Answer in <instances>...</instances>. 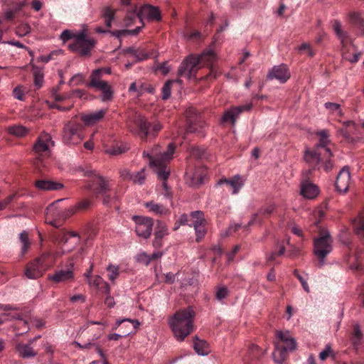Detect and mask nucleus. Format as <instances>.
Here are the masks:
<instances>
[{
  "label": "nucleus",
  "mask_w": 364,
  "mask_h": 364,
  "mask_svg": "<svg viewBox=\"0 0 364 364\" xmlns=\"http://www.w3.org/2000/svg\"><path fill=\"white\" fill-rule=\"evenodd\" d=\"M175 151V145L173 143L168 144L166 151H161L160 147H154L150 153L144 152V156L149 159V165L151 166L158 177L164 181L162 186L164 188L166 198L171 199V195L168 190V186L166 182L169 177L170 171L167 170V164L171 161Z\"/></svg>",
  "instance_id": "f257e3e1"
},
{
  "label": "nucleus",
  "mask_w": 364,
  "mask_h": 364,
  "mask_svg": "<svg viewBox=\"0 0 364 364\" xmlns=\"http://www.w3.org/2000/svg\"><path fill=\"white\" fill-rule=\"evenodd\" d=\"M319 137L318 144L313 150H306L304 154L305 161L311 165L317 166L323 163V168L328 171L333 167L332 162L329 159L332 156L331 150L327 147L330 143L329 134L326 129L321 130L316 133Z\"/></svg>",
  "instance_id": "f03ea898"
},
{
  "label": "nucleus",
  "mask_w": 364,
  "mask_h": 364,
  "mask_svg": "<svg viewBox=\"0 0 364 364\" xmlns=\"http://www.w3.org/2000/svg\"><path fill=\"white\" fill-rule=\"evenodd\" d=\"M195 312L191 307L176 311L168 318V325L178 341H183L193 331Z\"/></svg>",
  "instance_id": "7ed1b4c3"
},
{
  "label": "nucleus",
  "mask_w": 364,
  "mask_h": 364,
  "mask_svg": "<svg viewBox=\"0 0 364 364\" xmlns=\"http://www.w3.org/2000/svg\"><path fill=\"white\" fill-rule=\"evenodd\" d=\"M160 13L157 8L150 5H144L141 6L139 10L136 6H134L132 9L127 11L125 23L127 26L132 25L136 20H139L141 26H137L134 30H122L119 31L116 33V36L119 37L124 33H129L132 35L137 34L143 26V21L147 20H156L160 19Z\"/></svg>",
  "instance_id": "20e7f679"
},
{
  "label": "nucleus",
  "mask_w": 364,
  "mask_h": 364,
  "mask_svg": "<svg viewBox=\"0 0 364 364\" xmlns=\"http://www.w3.org/2000/svg\"><path fill=\"white\" fill-rule=\"evenodd\" d=\"M53 145L54 142L49 134L41 133L33 145V151L38 155L34 164L39 170H41V167H48L51 156L50 148Z\"/></svg>",
  "instance_id": "39448f33"
},
{
  "label": "nucleus",
  "mask_w": 364,
  "mask_h": 364,
  "mask_svg": "<svg viewBox=\"0 0 364 364\" xmlns=\"http://www.w3.org/2000/svg\"><path fill=\"white\" fill-rule=\"evenodd\" d=\"M53 242L56 250L55 255L62 257L73 251L79 245L80 237L74 232H60L53 237Z\"/></svg>",
  "instance_id": "423d86ee"
},
{
  "label": "nucleus",
  "mask_w": 364,
  "mask_h": 364,
  "mask_svg": "<svg viewBox=\"0 0 364 364\" xmlns=\"http://www.w3.org/2000/svg\"><path fill=\"white\" fill-rule=\"evenodd\" d=\"M332 238L326 230H321L314 241V252L320 259V264H324L325 257L332 250Z\"/></svg>",
  "instance_id": "0eeeda50"
},
{
  "label": "nucleus",
  "mask_w": 364,
  "mask_h": 364,
  "mask_svg": "<svg viewBox=\"0 0 364 364\" xmlns=\"http://www.w3.org/2000/svg\"><path fill=\"white\" fill-rule=\"evenodd\" d=\"M276 337L283 343L289 341V345L284 348L279 347V344H276L275 350L273 353V358L276 363L282 364L284 360L286 352L294 350L296 348V343L289 331H277L276 332Z\"/></svg>",
  "instance_id": "6e6552de"
},
{
  "label": "nucleus",
  "mask_w": 364,
  "mask_h": 364,
  "mask_svg": "<svg viewBox=\"0 0 364 364\" xmlns=\"http://www.w3.org/2000/svg\"><path fill=\"white\" fill-rule=\"evenodd\" d=\"M82 129V125L77 122L70 121L68 122L63 128V141L68 145L80 144L84 139Z\"/></svg>",
  "instance_id": "1a4fd4ad"
},
{
  "label": "nucleus",
  "mask_w": 364,
  "mask_h": 364,
  "mask_svg": "<svg viewBox=\"0 0 364 364\" xmlns=\"http://www.w3.org/2000/svg\"><path fill=\"white\" fill-rule=\"evenodd\" d=\"M86 30L82 29L78 32L76 40L69 45V48L82 55H89L90 50L95 47V41L92 38L86 37Z\"/></svg>",
  "instance_id": "9d476101"
},
{
  "label": "nucleus",
  "mask_w": 364,
  "mask_h": 364,
  "mask_svg": "<svg viewBox=\"0 0 364 364\" xmlns=\"http://www.w3.org/2000/svg\"><path fill=\"white\" fill-rule=\"evenodd\" d=\"M102 75L100 73V70H95L90 75V82L87 86L94 87L102 92V100L103 102L109 101L112 98V90L111 87L108 85L107 82L102 80Z\"/></svg>",
  "instance_id": "9b49d317"
},
{
  "label": "nucleus",
  "mask_w": 364,
  "mask_h": 364,
  "mask_svg": "<svg viewBox=\"0 0 364 364\" xmlns=\"http://www.w3.org/2000/svg\"><path fill=\"white\" fill-rule=\"evenodd\" d=\"M63 201V199H59L51 203L46 209V223L50 224L54 227H58L59 225L55 219H66L70 216L67 215L69 213L68 208L63 209L59 207V203Z\"/></svg>",
  "instance_id": "f8f14e48"
},
{
  "label": "nucleus",
  "mask_w": 364,
  "mask_h": 364,
  "mask_svg": "<svg viewBox=\"0 0 364 364\" xmlns=\"http://www.w3.org/2000/svg\"><path fill=\"white\" fill-rule=\"evenodd\" d=\"M79 171L85 176L92 177L97 180L99 183V187L97 188V193L102 194L103 196V203L107 204L109 202V198L106 195L107 191L109 190L108 182L100 176L95 170L90 167H79Z\"/></svg>",
  "instance_id": "ddd939ff"
},
{
  "label": "nucleus",
  "mask_w": 364,
  "mask_h": 364,
  "mask_svg": "<svg viewBox=\"0 0 364 364\" xmlns=\"http://www.w3.org/2000/svg\"><path fill=\"white\" fill-rule=\"evenodd\" d=\"M136 124L138 127V134L142 139L155 136L163 127L159 122L156 121L150 124L144 117H139L136 120Z\"/></svg>",
  "instance_id": "4468645a"
},
{
  "label": "nucleus",
  "mask_w": 364,
  "mask_h": 364,
  "mask_svg": "<svg viewBox=\"0 0 364 364\" xmlns=\"http://www.w3.org/2000/svg\"><path fill=\"white\" fill-rule=\"evenodd\" d=\"M200 68L196 55H191L181 63L178 69V75L192 79L196 77L198 70Z\"/></svg>",
  "instance_id": "2eb2a0df"
},
{
  "label": "nucleus",
  "mask_w": 364,
  "mask_h": 364,
  "mask_svg": "<svg viewBox=\"0 0 364 364\" xmlns=\"http://www.w3.org/2000/svg\"><path fill=\"white\" fill-rule=\"evenodd\" d=\"M245 183V178L240 175H235L230 178H222L218 181L216 186H225V191L230 192L232 194H237Z\"/></svg>",
  "instance_id": "dca6fc26"
},
{
  "label": "nucleus",
  "mask_w": 364,
  "mask_h": 364,
  "mask_svg": "<svg viewBox=\"0 0 364 364\" xmlns=\"http://www.w3.org/2000/svg\"><path fill=\"white\" fill-rule=\"evenodd\" d=\"M132 218L136 223V235L144 239L149 238L152 231L153 220L149 217L136 215L133 216Z\"/></svg>",
  "instance_id": "f3484780"
},
{
  "label": "nucleus",
  "mask_w": 364,
  "mask_h": 364,
  "mask_svg": "<svg viewBox=\"0 0 364 364\" xmlns=\"http://www.w3.org/2000/svg\"><path fill=\"white\" fill-rule=\"evenodd\" d=\"M0 309L4 311V313L0 315V324L7 321L16 319L19 321L18 323L20 325L25 327V330L28 328L27 322L21 319V315L18 311V309L17 307H14L8 304H0Z\"/></svg>",
  "instance_id": "a211bd4d"
},
{
  "label": "nucleus",
  "mask_w": 364,
  "mask_h": 364,
  "mask_svg": "<svg viewBox=\"0 0 364 364\" xmlns=\"http://www.w3.org/2000/svg\"><path fill=\"white\" fill-rule=\"evenodd\" d=\"M74 263L70 262L65 269H60L53 274L48 276V279L55 283H65L72 282L74 279Z\"/></svg>",
  "instance_id": "6ab92c4d"
},
{
  "label": "nucleus",
  "mask_w": 364,
  "mask_h": 364,
  "mask_svg": "<svg viewBox=\"0 0 364 364\" xmlns=\"http://www.w3.org/2000/svg\"><path fill=\"white\" fill-rule=\"evenodd\" d=\"M191 218L192 221L191 225L193 226L195 229L196 240L200 241L202 238L204 237L206 233L203 214L200 211H195L191 213Z\"/></svg>",
  "instance_id": "aec40b11"
},
{
  "label": "nucleus",
  "mask_w": 364,
  "mask_h": 364,
  "mask_svg": "<svg viewBox=\"0 0 364 364\" xmlns=\"http://www.w3.org/2000/svg\"><path fill=\"white\" fill-rule=\"evenodd\" d=\"M252 103H247L245 105L237 106V107H233L230 108V109L227 110L223 117H222V122H230L232 125H235L237 117L245 111H249L252 109Z\"/></svg>",
  "instance_id": "412c9836"
},
{
  "label": "nucleus",
  "mask_w": 364,
  "mask_h": 364,
  "mask_svg": "<svg viewBox=\"0 0 364 364\" xmlns=\"http://www.w3.org/2000/svg\"><path fill=\"white\" fill-rule=\"evenodd\" d=\"M120 177L124 181H132L134 184L142 185L146 180L145 169L132 173L127 168L122 169L119 172Z\"/></svg>",
  "instance_id": "4be33fe9"
},
{
  "label": "nucleus",
  "mask_w": 364,
  "mask_h": 364,
  "mask_svg": "<svg viewBox=\"0 0 364 364\" xmlns=\"http://www.w3.org/2000/svg\"><path fill=\"white\" fill-rule=\"evenodd\" d=\"M267 77L270 80L276 79L281 83L286 82L290 77V73L287 65L282 64L274 66L268 73Z\"/></svg>",
  "instance_id": "5701e85b"
},
{
  "label": "nucleus",
  "mask_w": 364,
  "mask_h": 364,
  "mask_svg": "<svg viewBox=\"0 0 364 364\" xmlns=\"http://www.w3.org/2000/svg\"><path fill=\"white\" fill-rule=\"evenodd\" d=\"M350 174L348 168H343L338 173L336 181V188L338 191L345 193L349 188Z\"/></svg>",
  "instance_id": "b1692460"
},
{
  "label": "nucleus",
  "mask_w": 364,
  "mask_h": 364,
  "mask_svg": "<svg viewBox=\"0 0 364 364\" xmlns=\"http://www.w3.org/2000/svg\"><path fill=\"white\" fill-rule=\"evenodd\" d=\"M106 112V109H100L96 112L82 114L80 116V119L85 126L92 127L100 122L105 117Z\"/></svg>",
  "instance_id": "393cba45"
},
{
  "label": "nucleus",
  "mask_w": 364,
  "mask_h": 364,
  "mask_svg": "<svg viewBox=\"0 0 364 364\" xmlns=\"http://www.w3.org/2000/svg\"><path fill=\"white\" fill-rule=\"evenodd\" d=\"M45 272H46V269H44L38 259L36 258L28 264L25 270V275L28 279H38L41 277Z\"/></svg>",
  "instance_id": "a878e982"
},
{
  "label": "nucleus",
  "mask_w": 364,
  "mask_h": 364,
  "mask_svg": "<svg viewBox=\"0 0 364 364\" xmlns=\"http://www.w3.org/2000/svg\"><path fill=\"white\" fill-rule=\"evenodd\" d=\"M53 249V250L42 254L37 258L46 271L51 268L55 264L57 259L61 257L60 255H55L56 250L54 247Z\"/></svg>",
  "instance_id": "bb28decb"
},
{
  "label": "nucleus",
  "mask_w": 364,
  "mask_h": 364,
  "mask_svg": "<svg viewBox=\"0 0 364 364\" xmlns=\"http://www.w3.org/2000/svg\"><path fill=\"white\" fill-rule=\"evenodd\" d=\"M338 133L348 141H353V136L357 134V127L353 121L343 122V127L338 130Z\"/></svg>",
  "instance_id": "cd10ccee"
},
{
  "label": "nucleus",
  "mask_w": 364,
  "mask_h": 364,
  "mask_svg": "<svg viewBox=\"0 0 364 364\" xmlns=\"http://www.w3.org/2000/svg\"><path fill=\"white\" fill-rule=\"evenodd\" d=\"M36 187L40 191H49L62 189L63 183L51 180H38L35 183Z\"/></svg>",
  "instance_id": "c85d7f7f"
},
{
  "label": "nucleus",
  "mask_w": 364,
  "mask_h": 364,
  "mask_svg": "<svg viewBox=\"0 0 364 364\" xmlns=\"http://www.w3.org/2000/svg\"><path fill=\"white\" fill-rule=\"evenodd\" d=\"M275 210L274 204H269L262 208L258 213L253 215L252 218L248 223V226H250L255 223H260L262 221L261 217H267L271 215Z\"/></svg>",
  "instance_id": "c756f323"
},
{
  "label": "nucleus",
  "mask_w": 364,
  "mask_h": 364,
  "mask_svg": "<svg viewBox=\"0 0 364 364\" xmlns=\"http://www.w3.org/2000/svg\"><path fill=\"white\" fill-rule=\"evenodd\" d=\"M319 193L317 186L309 181H305L301 186V194L306 198L313 199L316 198Z\"/></svg>",
  "instance_id": "7c9ffc66"
},
{
  "label": "nucleus",
  "mask_w": 364,
  "mask_h": 364,
  "mask_svg": "<svg viewBox=\"0 0 364 364\" xmlns=\"http://www.w3.org/2000/svg\"><path fill=\"white\" fill-rule=\"evenodd\" d=\"M200 67L210 66L217 59L215 53L211 49H208L200 55H196Z\"/></svg>",
  "instance_id": "2f4dec72"
},
{
  "label": "nucleus",
  "mask_w": 364,
  "mask_h": 364,
  "mask_svg": "<svg viewBox=\"0 0 364 364\" xmlns=\"http://www.w3.org/2000/svg\"><path fill=\"white\" fill-rule=\"evenodd\" d=\"M148 212L156 215H166L169 213V209L166 206L154 201L146 202L144 204Z\"/></svg>",
  "instance_id": "473e14b6"
},
{
  "label": "nucleus",
  "mask_w": 364,
  "mask_h": 364,
  "mask_svg": "<svg viewBox=\"0 0 364 364\" xmlns=\"http://www.w3.org/2000/svg\"><path fill=\"white\" fill-rule=\"evenodd\" d=\"M90 286L97 288L98 290L105 294L110 293V287L100 276H95L88 280Z\"/></svg>",
  "instance_id": "72a5a7b5"
},
{
  "label": "nucleus",
  "mask_w": 364,
  "mask_h": 364,
  "mask_svg": "<svg viewBox=\"0 0 364 364\" xmlns=\"http://www.w3.org/2000/svg\"><path fill=\"white\" fill-rule=\"evenodd\" d=\"M347 21L359 28H364V13L350 11L347 15Z\"/></svg>",
  "instance_id": "f704fd0d"
},
{
  "label": "nucleus",
  "mask_w": 364,
  "mask_h": 364,
  "mask_svg": "<svg viewBox=\"0 0 364 364\" xmlns=\"http://www.w3.org/2000/svg\"><path fill=\"white\" fill-rule=\"evenodd\" d=\"M353 227L356 235L364 237V211L358 214L353 220Z\"/></svg>",
  "instance_id": "c9c22d12"
},
{
  "label": "nucleus",
  "mask_w": 364,
  "mask_h": 364,
  "mask_svg": "<svg viewBox=\"0 0 364 364\" xmlns=\"http://www.w3.org/2000/svg\"><path fill=\"white\" fill-rule=\"evenodd\" d=\"M6 131L9 134L16 137H23L28 134L29 129L21 124H16L8 127Z\"/></svg>",
  "instance_id": "e433bc0d"
},
{
  "label": "nucleus",
  "mask_w": 364,
  "mask_h": 364,
  "mask_svg": "<svg viewBox=\"0 0 364 364\" xmlns=\"http://www.w3.org/2000/svg\"><path fill=\"white\" fill-rule=\"evenodd\" d=\"M16 349L19 355L23 358H29L36 355V353L29 344H18Z\"/></svg>",
  "instance_id": "4c0bfd02"
},
{
  "label": "nucleus",
  "mask_w": 364,
  "mask_h": 364,
  "mask_svg": "<svg viewBox=\"0 0 364 364\" xmlns=\"http://www.w3.org/2000/svg\"><path fill=\"white\" fill-rule=\"evenodd\" d=\"M333 30L337 38L341 41L342 43L347 39V32L343 30L342 25L340 21L336 19L332 22Z\"/></svg>",
  "instance_id": "58836bf2"
},
{
  "label": "nucleus",
  "mask_w": 364,
  "mask_h": 364,
  "mask_svg": "<svg viewBox=\"0 0 364 364\" xmlns=\"http://www.w3.org/2000/svg\"><path fill=\"white\" fill-rule=\"evenodd\" d=\"M193 346L196 352L200 355H206L210 352L208 343L203 340H199L198 338H196Z\"/></svg>",
  "instance_id": "ea45409f"
},
{
  "label": "nucleus",
  "mask_w": 364,
  "mask_h": 364,
  "mask_svg": "<svg viewBox=\"0 0 364 364\" xmlns=\"http://www.w3.org/2000/svg\"><path fill=\"white\" fill-rule=\"evenodd\" d=\"M19 240L21 242V255L23 256L28 252L31 246L28 234L26 231H23L19 234Z\"/></svg>",
  "instance_id": "a19ab883"
},
{
  "label": "nucleus",
  "mask_w": 364,
  "mask_h": 364,
  "mask_svg": "<svg viewBox=\"0 0 364 364\" xmlns=\"http://www.w3.org/2000/svg\"><path fill=\"white\" fill-rule=\"evenodd\" d=\"M90 205V202L87 200H83L80 201L79 203L74 205L70 208H68V212L69 213L67 214L68 216H72L73 215L85 210L87 208H88Z\"/></svg>",
  "instance_id": "79ce46f5"
},
{
  "label": "nucleus",
  "mask_w": 364,
  "mask_h": 364,
  "mask_svg": "<svg viewBox=\"0 0 364 364\" xmlns=\"http://www.w3.org/2000/svg\"><path fill=\"white\" fill-rule=\"evenodd\" d=\"M324 107L331 114H334L336 117L343 116V112L339 104L333 102H326L324 104Z\"/></svg>",
  "instance_id": "37998d69"
},
{
  "label": "nucleus",
  "mask_w": 364,
  "mask_h": 364,
  "mask_svg": "<svg viewBox=\"0 0 364 364\" xmlns=\"http://www.w3.org/2000/svg\"><path fill=\"white\" fill-rule=\"evenodd\" d=\"M106 270L108 272V279L112 283H114L119 275V266L110 264L106 267Z\"/></svg>",
  "instance_id": "c03bdc74"
},
{
  "label": "nucleus",
  "mask_w": 364,
  "mask_h": 364,
  "mask_svg": "<svg viewBox=\"0 0 364 364\" xmlns=\"http://www.w3.org/2000/svg\"><path fill=\"white\" fill-rule=\"evenodd\" d=\"M168 235V228H167V226L166 225V224L161 221H159L157 223V225L156 227L154 236L161 237L163 239V237H164L165 236H166Z\"/></svg>",
  "instance_id": "a18cd8bd"
},
{
  "label": "nucleus",
  "mask_w": 364,
  "mask_h": 364,
  "mask_svg": "<svg viewBox=\"0 0 364 364\" xmlns=\"http://www.w3.org/2000/svg\"><path fill=\"white\" fill-rule=\"evenodd\" d=\"M128 322L131 323L133 326L134 329H136L140 326V322L136 319H131V318H124V319H118L116 321L114 326L113 327L114 330L117 329L122 323Z\"/></svg>",
  "instance_id": "49530a36"
},
{
  "label": "nucleus",
  "mask_w": 364,
  "mask_h": 364,
  "mask_svg": "<svg viewBox=\"0 0 364 364\" xmlns=\"http://www.w3.org/2000/svg\"><path fill=\"white\" fill-rule=\"evenodd\" d=\"M114 16V11L109 8L107 7L103 11V17L105 21V24L107 28H110L112 25V21Z\"/></svg>",
  "instance_id": "de8ad7c7"
},
{
  "label": "nucleus",
  "mask_w": 364,
  "mask_h": 364,
  "mask_svg": "<svg viewBox=\"0 0 364 364\" xmlns=\"http://www.w3.org/2000/svg\"><path fill=\"white\" fill-rule=\"evenodd\" d=\"M363 338V333L360 331V326L358 324H355L353 326V332L352 336V342L354 346L358 345Z\"/></svg>",
  "instance_id": "09e8293b"
},
{
  "label": "nucleus",
  "mask_w": 364,
  "mask_h": 364,
  "mask_svg": "<svg viewBox=\"0 0 364 364\" xmlns=\"http://www.w3.org/2000/svg\"><path fill=\"white\" fill-rule=\"evenodd\" d=\"M34 85L36 87H42L44 81V75L41 70L36 69L33 72Z\"/></svg>",
  "instance_id": "8fccbe9b"
},
{
  "label": "nucleus",
  "mask_w": 364,
  "mask_h": 364,
  "mask_svg": "<svg viewBox=\"0 0 364 364\" xmlns=\"http://www.w3.org/2000/svg\"><path fill=\"white\" fill-rule=\"evenodd\" d=\"M136 260L141 264L148 265L151 262V257L145 252H141L136 255Z\"/></svg>",
  "instance_id": "3c124183"
},
{
  "label": "nucleus",
  "mask_w": 364,
  "mask_h": 364,
  "mask_svg": "<svg viewBox=\"0 0 364 364\" xmlns=\"http://www.w3.org/2000/svg\"><path fill=\"white\" fill-rule=\"evenodd\" d=\"M23 5H24V2L21 1V2L18 3L14 9H8L5 12V18L8 20L12 19L13 17L14 16V14H16V12L19 11L23 7Z\"/></svg>",
  "instance_id": "603ef678"
},
{
  "label": "nucleus",
  "mask_w": 364,
  "mask_h": 364,
  "mask_svg": "<svg viewBox=\"0 0 364 364\" xmlns=\"http://www.w3.org/2000/svg\"><path fill=\"white\" fill-rule=\"evenodd\" d=\"M78 35V32H73L69 30H65L60 35V39L65 42L69 39H73L74 41L76 40V37Z\"/></svg>",
  "instance_id": "864d4df0"
},
{
  "label": "nucleus",
  "mask_w": 364,
  "mask_h": 364,
  "mask_svg": "<svg viewBox=\"0 0 364 364\" xmlns=\"http://www.w3.org/2000/svg\"><path fill=\"white\" fill-rule=\"evenodd\" d=\"M31 28L27 23H22L16 28V33L18 36L23 37L30 33Z\"/></svg>",
  "instance_id": "5fc2aeb1"
},
{
  "label": "nucleus",
  "mask_w": 364,
  "mask_h": 364,
  "mask_svg": "<svg viewBox=\"0 0 364 364\" xmlns=\"http://www.w3.org/2000/svg\"><path fill=\"white\" fill-rule=\"evenodd\" d=\"M298 50L300 53L306 52L309 57H313L315 55L311 45L308 43H304L298 47Z\"/></svg>",
  "instance_id": "6e6d98bb"
},
{
  "label": "nucleus",
  "mask_w": 364,
  "mask_h": 364,
  "mask_svg": "<svg viewBox=\"0 0 364 364\" xmlns=\"http://www.w3.org/2000/svg\"><path fill=\"white\" fill-rule=\"evenodd\" d=\"M63 53L62 50H53L48 55H41L38 58V61L43 63H48L50 60L53 59L54 55H57Z\"/></svg>",
  "instance_id": "4d7b16f0"
},
{
  "label": "nucleus",
  "mask_w": 364,
  "mask_h": 364,
  "mask_svg": "<svg viewBox=\"0 0 364 364\" xmlns=\"http://www.w3.org/2000/svg\"><path fill=\"white\" fill-rule=\"evenodd\" d=\"M277 247L279 248V252H273L269 255L267 256V259L269 261H273L276 259L277 257L282 255L284 252L285 246L282 244H278Z\"/></svg>",
  "instance_id": "13d9d810"
},
{
  "label": "nucleus",
  "mask_w": 364,
  "mask_h": 364,
  "mask_svg": "<svg viewBox=\"0 0 364 364\" xmlns=\"http://www.w3.org/2000/svg\"><path fill=\"white\" fill-rule=\"evenodd\" d=\"M203 182V176L201 173L196 172L192 176H191L190 184L191 186H198Z\"/></svg>",
  "instance_id": "bf43d9fd"
},
{
  "label": "nucleus",
  "mask_w": 364,
  "mask_h": 364,
  "mask_svg": "<svg viewBox=\"0 0 364 364\" xmlns=\"http://www.w3.org/2000/svg\"><path fill=\"white\" fill-rule=\"evenodd\" d=\"M228 295V289L224 286L219 287L216 291V299L219 301L225 299Z\"/></svg>",
  "instance_id": "052dcab7"
},
{
  "label": "nucleus",
  "mask_w": 364,
  "mask_h": 364,
  "mask_svg": "<svg viewBox=\"0 0 364 364\" xmlns=\"http://www.w3.org/2000/svg\"><path fill=\"white\" fill-rule=\"evenodd\" d=\"M172 83L173 81H168L164 85L162 88V98L164 100H166L170 97Z\"/></svg>",
  "instance_id": "680f3d73"
},
{
  "label": "nucleus",
  "mask_w": 364,
  "mask_h": 364,
  "mask_svg": "<svg viewBox=\"0 0 364 364\" xmlns=\"http://www.w3.org/2000/svg\"><path fill=\"white\" fill-rule=\"evenodd\" d=\"M105 151L109 155H117L124 151V149L120 147H109L105 145Z\"/></svg>",
  "instance_id": "e2e57ef3"
},
{
  "label": "nucleus",
  "mask_w": 364,
  "mask_h": 364,
  "mask_svg": "<svg viewBox=\"0 0 364 364\" xmlns=\"http://www.w3.org/2000/svg\"><path fill=\"white\" fill-rule=\"evenodd\" d=\"M85 77L82 74H76L71 78L70 84L74 85H81L85 81Z\"/></svg>",
  "instance_id": "0e129e2a"
},
{
  "label": "nucleus",
  "mask_w": 364,
  "mask_h": 364,
  "mask_svg": "<svg viewBox=\"0 0 364 364\" xmlns=\"http://www.w3.org/2000/svg\"><path fill=\"white\" fill-rule=\"evenodd\" d=\"M13 95L16 99L23 100L24 95V90L23 89V87L17 86L16 87H15L13 90Z\"/></svg>",
  "instance_id": "69168bd1"
},
{
  "label": "nucleus",
  "mask_w": 364,
  "mask_h": 364,
  "mask_svg": "<svg viewBox=\"0 0 364 364\" xmlns=\"http://www.w3.org/2000/svg\"><path fill=\"white\" fill-rule=\"evenodd\" d=\"M332 353L331 348L329 345H327L325 349L321 351L319 354V358L321 360H325Z\"/></svg>",
  "instance_id": "338daca9"
},
{
  "label": "nucleus",
  "mask_w": 364,
  "mask_h": 364,
  "mask_svg": "<svg viewBox=\"0 0 364 364\" xmlns=\"http://www.w3.org/2000/svg\"><path fill=\"white\" fill-rule=\"evenodd\" d=\"M16 194H12L8 196L5 200L0 202V210H3L16 197Z\"/></svg>",
  "instance_id": "774afa93"
}]
</instances>
